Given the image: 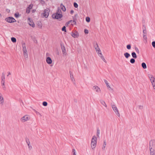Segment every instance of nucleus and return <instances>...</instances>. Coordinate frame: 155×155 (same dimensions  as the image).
Instances as JSON below:
<instances>
[{
	"mask_svg": "<svg viewBox=\"0 0 155 155\" xmlns=\"http://www.w3.org/2000/svg\"><path fill=\"white\" fill-rule=\"evenodd\" d=\"M97 144V138L95 136L93 137L91 140V146L92 149H94L96 147Z\"/></svg>",
	"mask_w": 155,
	"mask_h": 155,
	"instance_id": "f257e3e1",
	"label": "nucleus"
},
{
	"mask_svg": "<svg viewBox=\"0 0 155 155\" xmlns=\"http://www.w3.org/2000/svg\"><path fill=\"white\" fill-rule=\"evenodd\" d=\"M63 16L62 14L55 13L52 15V17L53 19H58L61 18Z\"/></svg>",
	"mask_w": 155,
	"mask_h": 155,
	"instance_id": "f03ea898",
	"label": "nucleus"
},
{
	"mask_svg": "<svg viewBox=\"0 0 155 155\" xmlns=\"http://www.w3.org/2000/svg\"><path fill=\"white\" fill-rule=\"evenodd\" d=\"M5 20L7 22L10 23H13L16 21L15 19L12 17H7L5 18Z\"/></svg>",
	"mask_w": 155,
	"mask_h": 155,
	"instance_id": "7ed1b4c3",
	"label": "nucleus"
},
{
	"mask_svg": "<svg viewBox=\"0 0 155 155\" xmlns=\"http://www.w3.org/2000/svg\"><path fill=\"white\" fill-rule=\"evenodd\" d=\"M149 78L152 84L153 88L155 91V78L152 75H150L149 76Z\"/></svg>",
	"mask_w": 155,
	"mask_h": 155,
	"instance_id": "20e7f679",
	"label": "nucleus"
},
{
	"mask_svg": "<svg viewBox=\"0 0 155 155\" xmlns=\"http://www.w3.org/2000/svg\"><path fill=\"white\" fill-rule=\"evenodd\" d=\"M112 107L115 113L119 117L120 116V114L119 113V110L116 106L114 105H112Z\"/></svg>",
	"mask_w": 155,
	"mask_h": 155,
	"instance_id": "39448f33",
	"label": "nucleus"
},
{
	"mask_svg": "<svg viewBox=\"0 0 155 155\" xmlns=\"http://www.w3.org/2000/svg\"><path fill=\"white\" fill-rule=\"evenodd\" d=\"M149 149L155 150V141L151 140L149 143Z\"/></svg>",
	"mask_w": 155,
	"mask_h": 155,
	"instance_id": "423d86ee",
	"label": "nucleus"
},
{
	"mask_svg": "<svg viewBox=\"0 0 155 155\" xmlns=\"http://www.w3.org/2000/svg\"><path fill=\"white\" fill-rule=\"evenodd\" d=\"M22 47H23V50L24 52V55L25 56H28V54H27V51L26 48V46L25 45V43H24L22 44Z\"/></svg>",
	"mask_w": 155,
	"mask_h": 155,
	"instance_id": "0eeeda50",
	"label": "nucleus"
},
{
	"mask_svg": "<svg viewBox=\"0 0 155 155\" xmlns=\"http://www.w3.org/2000/svg\"><path fill=\"white\" fill-rule=\"evenodd\" d=\"M50 12V9L48 8H47L45 10L44 13H43V16L45 18L48 17Z\"/></svg>",
	"mask_w": 155,
	"mask_h": 155,
	"instance_id": "6e6552de",
	"label": "nucleus"
},
{
	"mask_svg": "<svg viewBox=\"0 0 155 155\" xmlns=\"http://www.w3.org/2000/svg\"><path fill=\"white\" fill-rule=\"evenodd\" d=\"M29 118L27 115H25L21 118V120L22 122H25V121L28 120Z\"/></svg>",
	"mask_w": 155,
	"mask_h": 155,
	"instance_id": "1a4fd4ad",
	"label": "nucleus"
},
{
	"mask_svg": "<svg viewBox=\"0 0 155 155\" xmlns=\"http://www.w3.org/2000/svg\"><path fill=\"white\" fill-rule=\"evenodd\" d=\"M26 141L29 150H31L32 148V146L30 145V142L29 139L28 138H26Z\"/></svg>",
	"mask_w": 155,
	"mask_h": 155,
	"instance_id": "9d476101",
	"label": "nucleus"
},
{
	"mask_svg": "<svg viewBox=\"0 0 155 155\" xmlns=\"http://www.w3.org/2000/svg\"><path fill=\"white\" fill-rule=\"evenodd\" d=\"M95 48L98 54H99L101 52V51L97 43L96 44V46H95Z\"/></svg>",
	"mask_w": 155,
	"mask_h": 155,
	"instance_id": "9b49d317",
	"label": "nucleus"
},
{
	"mask_svg": "<svg viewBox=\"0 0 155 155\" xmlns=\"http://www.w3.org/2000/svg\"><path fill=\"white\" fill-rule=\"evenodd\" d=\"M71 35L74 38H78L79 36V34L78 32L76 31L74 33H72Z\"/></svg>",
	"mask_w": 155,
	"mask_h": 155,
	"instance_id": "f8f14e48",
	"label": "nucleus"
},
{
	"mask_svg": "<svg viewBox=\"0 0 155 155\" xmlns=\"http://www.w3.org/2000/svg\"><path fill=\"white\" fill-rule=\"evenodd\" d=\"M93 90L94 91H96L97 92H99L101 91L100 88L97 86H95L93 87Z\"/></svg>",
	"mask_w": 155,
	"mask_h": 155,
	"instance_id": "ddd939ff",
	"label": "nucleus"
},
{
	"mask_svg": "<svg viewBox=\"0 0 155 155\" xmlns=\"http://www.w3.org/2000/svg\"><path fill=\"white\" fill-rule=\"evenodd\" d=\"M60 7L61 9L64 12H65L66 11V8L65 6L62 3H61L60 4Z\"/></svg>",
	"mask_w": 155,
	"mask_h": 155,
	"instance_id": "4468645a",
	"label": "nucleus"
},
{
	"mask_svg": "<svg viewBox=\"0 0 155 155\" xmlns=\"http://www.w3.org/2000/svg\"><path fill=\"white\" fill-rule=\"evenodd\" d=\"M46 62L48 64H50L52 63V60L50 57H47L46 59Z\"/></svg>",
	"mask_w": 155,
	"mask_h": 155,
	"instance_id": "2eb2a0df",
	"label": "nucleus"
},
{
	"mask_svg": "<svg viewBox=\"0 0 155 155\" xmlns=\"http://www.w3.org/2000/svg\"><path fill=\"white\" fill-rule=\"evenodd\" d=\"M150 155H155V150L149 149Z\"/></svg>",
	"mask_w": 155,
	"mask_h": 155,
	"instance_id": "dca6fc26",
	"label": "nucleus"
},
{
	"mask_svg": "<svg viewBox=\"0 0 155 155\" xmlns=\"http://www.w3.org/2000/svg\"><path fill=\"white\" fill-rule=\"evenodd\" d=\"M73 20H71L68 21V23H72L73 24H74L75 25H76V21H75L76 20H77L76 18H74V17H73Z\"/></svg>",
	"mask_w": 155,
	"mask_h": 155,
	"instance_id": "f3484780",
	"label": "nucleus"
},
{
	"mask_svg": "<svg viewBox=\"0 0 155 155\" xmlns=\"http://www.w3.org/2000/svg\"><path fill=\"white\" fill-rule=\"evenodd\" d=\"M98 55L101 58L103 61L104 62H106V61L104 57L103 56V55L102 54L101 52L99 54H98Z\"/></svg>",
	"mask_w": 155,
	"mask_h": 155,
	"instance_id": "a211bd4d",
	"label": "nucleus"
},
{
	"mask_svg": "<svg viewBox=\"0 0 155 155\" xmlns=\"http://www.w3.org/2000/svg\"><path fill=\"white\" fill-rule=\"evenodd\" d=\"M69 74L70 75V78L71 81H74L75 80L73 77V75L72 74V72L70 71H69Z\"/></svg>",
	"mask_w": 155,
	"mask_h": 155,
	"instance_id": "6ab92c4d",
	"label": "nucleus"
},
{
	"mask_svg": "<svg viewBox=\"0 0 155 155\" xmlns=\"http://www.w3.org/2000/svg\"><path fill=\"white\" fill-rule=\"evenodd\" d=\"M104 81L105 83L106 84V86L109 89V90L111 89V88L109 85V84L108 83L107 81L105 79H104Z\"/></svg>",
	"mask_w": 155,
	"mask_h": 155,
	"instance_id": "aec40b11",
	"label": "nucleus"
},
{
	"mask_svg": "<svg viewBox=\"0 0 155 155\" xmlns=\"http://www.w3.org/2000/svg\"><path fill=\"white\" fill-rule=\"evenodd\" d=\"M4 102V99L3 97H2V94L0 93V103L3 104Z\"/></svg>",
	"mask_w": 155,
	"mask_h": 155,
	"instance_id": "412c9836",
	"label": "nucleus"
},
{
	"mask_svg": "<svg viewBox=\"0 0 155 155\" xmlns=\"http://www.w3.org/2000/svg\"><path fill=\"white\" fill-rule=\"evenodd\" d=\"M61 48L63 54H65L66 52V50L64 46H61Z\"/></svg>",
	"mask_w": 155,
	"mask_h": 155,
	"instance_id": "4be33fe9",
	"label": "nucleus"
},
{
	"mask_svg": "<svg viewBox=\"0 0 155 155\" xmlns=\"http://www.w3.org/2000/svg\"><path fill=\"white\" fill-rule=\"evenodd\" d=\"M143 35H147V31L146 30L145 27L143 25Z\"/></svg>",
	"mask_w": 155,
	"mask_h": 155,
	"instance_id": "5701e85b",
	"label": "nucleus"
},
{
	"mask_svg": "<svg viewBox=\"0 0 155 155\" xmlns=\"http://www.w3.org/2000/svg\"><path fill=\"white\" fill-rule=\"evenodd\" d=\"M100 102L101 104H102L104 106L106 107H107V105L106 104L104 101L103 100H101L100 101Z\"/></svg>",
	"mask_w": 155,
	"mask_h": 155,
	"instance_id": "b1692460",
	"label": "nucleus"
},
{
	"mask_svg": "<svg viewBox=\"0 0 155 155\" xmlns=\"http://www.w3.org/2000/svg\"><path fill=\"white\" fill-rule=\"evenodd\" d=\"M131 55L133 58L136 59L137 58V55L135 52H132L131 53Z\"/></svg>",
	"mask_w": 155,
	"mask_h": 155,
	"instance_id": "393cba45",
	"label": "nucleus"
},
{
	"mask_svg": "<svg viewBox=\"0 0 155 155\" xmlns=\"http://www.w3.org/2000/svg\"><path fill=\"white\" fill-rule=\"evenodd\" d=\"M124 55L125 58H128L130 56V55L128 52H126L124 54Z\"/></svg>",
	"mask_w": 155,
	"mask_h": 155,
	"instance_id": "a878e982",
	"label": "nucleus"
},
{
	"mask_svg": "<svg viewBox=\"0 0 155 155\" xmlns=\"http://www.w3.org/2000/svg\"><path fill=\"white\" fill-rule=\"evenodd\" d=\"M5 74H4L3 73H2V82L3 81H5Z\"/></svg>",
	"mask_w": 155,
	"mask_h": 155,
	"instance_id": "bb28decb",
	"label": "nucleus"
},
{
	"mask_svg": "<svg viewBox=\"0 0 155 155\" xmlns=\"http://www.w3.org/2000/svg\"><path fill=\"white\" fill-rule=\"evenodd\" d=\"M141 66L143 68L145 69L147 68L146 64L144 62H143L141 64Z\"/></svg>",
	"mask_w": 155,
	"mask_h": 155,
	"instance_id": "cd10ccee",
	"label": "nucleus"
},
{
	"mask_svg": "<svg viewBox=\"0 0 155 155\" xmlns=\"http://www.w3.org/2000/svg\"><path fill=\"white\" fill-rule=\"evenodd\" d=\"M29 25L32 27L34 28L35 27V25L33 23V22L31 21H30V23H29Z\"/></svg>",
	"mask_w": 155,
	"mask_h": 155,
	"instance_id": "c85d7f7f",
	"label": "nucleus"
},
{
	"mask_svg": "<svg viewBox=\"0 0 155 155\" xmlns=\"http://www.w3.org/2000/svg\"><path fill=\"white\" fill-rule=\"evenodd\" d=\"M11 41L13 43H15L16 41V38L14 37H12L11 38Z\"/></svg>",
	"mask_w": 155,
	"mask_h": 155,
	"instance_id": "c756f323",
	"label": "nucleus"
},
{
	"mask_svg": "<svg viewBox=\"0 0 155 155\" xmlns=\"http://www.w3.org/2000/svg\"><path fill=\"white\" fill-rule=\"evenodd\" d=\"M62 12L60 8L59 7H58L57 10L56 12V13L61 14Z\"/></svg>",
	"mask_w": 155,
	"mask_h": 155,
	"instance_id": "7c9ffc66",
	"label": "nucleus"
},
{
	"mask_svg": "<svg viewBox=\"0 0 155 155\" xmlns=\"http://www.w3.org/2000/svg\"><path fill=\"white\" fill-rule=\"evenodd\" d=\"M100 133V130L98 128L97 130V134H96V135L97 137H99V135Z\"/></svg>",
	"mask_w": 155,
	"mask_h": 155,
	"instance_id": "2f4dec72",
	"label": "nucleus"
},
{
	"mask_svg": "<svg viewBox=\"0 0 155 155\" xmlns=\"http://www.w3.org/2000/svg\"><path fill=\"white\" fill-rule=\"evenodd\" d=\"M134 58H132L130 60V62L132 64H134L135 62V60Z\"/></svg>",
	"mask_w": 155,
	"mask_h": 155,
	"instance_id": "473e14b6",
	"label": "nucleus"
},
{
	"mask_svg": "<svg viewBox=\"0 0 155 155\" xmlns=\"http://www.w3.org/2000/svg\"><path fill=\"white\" fill-rule=\"evenodd\" d=\"M42 105L44 106H46L48 105V103L46 101H44L42 103Z\"/></svg>",
	"mask_w": 155,
	"mask_h": 155,
	"instance_id": "72a5a7b5",
	"label": "nucleus"
},
{
	"mask_svg": "<svg viewBox=\"0 0 155 155\" xmlns=\"http://www.w3.org/2000/svg\"><path fill=\"white\" fill-rule=\"evenodd\" d=\"M86 20L87 22H89L90 21V18L89 17H86Z\"/></svg>",
	"mask_w": 155,
	"mask_h": 155,
	"instance_id": "f704fd0d",
	"label": "nucleus"
},
{
	"mask_svg": "<svg viewBox=\"0 0 155 155\" xmlns=\"http://www.w3.org/2000/svg\"><path fill=\"white\" fill-rule=\"evenodd\" d=\"M61 30L63 31L66 32V27L64 26L62 28Z\"/></svg>",
	"mask_w": 155,
	"mask_h": 155,
	"instance_id": "c9c22d12",
	"label": "nucleus"
},
{
	"mask_svg": "<svg viewBox=\"0 0 155 155\" xmlns=\"http://www.w3.org/2000/svg\"><path fill=\"white\" fill-rule=\"evenodd\" d=\"M74 7H75V8H77L78 7V5L76 2H74Z\"/></svg>",
	"mask_w": 155,
	"mask_h": 155,
	"instance_id": "e433bc0d",
	"label": "nucleus"
},
{
	"mask_svg": "<svg viewBox=\"0 0 155 155\" xmlns=\"http://www.w3.org/2000/svg\"><path fill=\"white\" fill-rule=\"evenodd\" d=\"M106 145V142L105 140L104 141L103 145V149H104Z\"/></svg>",
	"mask_w": 155,
	"mask_h": 155,
	"instance_id": "4c0bfd02",
	"label": "nucleus"
},
{
	"mask_svg": "<svg viewBox=\"0 0 155 155\" xmlns=\"http://www.w3.org/2000/svg\"><path fill=\"white\" fill-rule=\"evenodd\" d=\"M14 15L16 18H18L19 16V13H16Z\"/></svg>",
	"mask_w": 155,
	"mask_h": 155,
	"instance_id": "58836bf2",
	"label": "nucleus"
},
{
	"mask_svg": "<svg viewBox=\"0 0 155 155\" xmlns=\"http://www.w3.org/2000/svg\"><path fill=\"white\" fill-rule=\"evenodd\" d=\"M131 47V46L130 44H128L127 45V48L128 49L130 50V49Z\"/></svg>",
	"mask_w": 155,
	"mask_h": 155,
	"instance_id": "ea45409f",
	"label": "nucleus"
},
{
	"mask_svg": "<svg viewBox=\"0 0 155 155\" xmlns=\"http://www.w3.org/2000/svg\"><path fill=\"white\" fill-rule=\"evenodd\" d=\"M72 154L73 155H76V151L74 149H73L72 150Z\"/></svg>",
	"mask_w": 155,
	"mask_h": 155,
	"instance_id": "a19ab883",
	"label": "nucleus"
},
{
	"mask_svg": "<svg viewBox=\"0 0 155 155\" xmlns=\"http://www.w3.org/2000/svg\"><path fill=\"white\" fill-rule=\"evenodd\" d=\"M135 50L136 51V52L138 54L139 53V50L138 49L137 47H135Z\"/></svg>",
	"mask_w": 155,
	"mask_h": 155,
	"instance_id": "79ce46f5",
	"label": "nucleus"
},
{
	"mask_svg": "<svg viewBox=\"0 0 155 155\" xmlns=\"http://www.w3.org/2000/svg\"><path fill=\"white\" fill-rule=\"evenodd\" d=\"M152 45L153 48H155V41H153L152 42Z\"/></svg>",
	"mask_w": 155,
	"mask_h": 155,
	"instance_id": "37998d69",
	"label": "nucleus"
},
{
	"mask_svg": "<svg viewBox=\"0 0 155 155\" xmlns=\"http://www.w3.org/2000/svg\"><path fill=\"white\" fill-rule=\"evenodd\" d=\"M84 33L86 34H87L88 33V30H87L86 29H85L84 30Z\"/></svg>",
	"mask_w": 155,
	"mask_h": 155,
	"instance_id": "c03bdc74",
	"label": "nucleus"
},
{
	"mask_svg": "<svg viewBox=\"0 0 155 155\" xmlns=\"http://www.w3.org/2000/svg\"><path fill=\"white\" fill-rule=\"evenodd\" d=\"M143 38L147 41V35H143Z\"/></svg>",
	"mask_w": 155,
	"mask_h": 155,
	"instance_id": "a18cd8bd",
	"label": "nucleus"
},
{
	"mask_svg": "<svg viewBox=\"0 0 155 155\" xmlns=\"http://www.w3.org/2000/svg\"><path fill=\"white\" fill-rule=\"evenodd\" d=\"M32 5H31V4L29 5V6H28V8H29V9H32Z\"/></svg>",
	"mask_w": 155,
	"mask_h": 155,
	"instance_id": "49530a36",
	"label": "nucleus"
},
{
	"mask_svg": "<svg viewBox=\"0 0 155 155\" xmlns=\"http://www.w3.org/2000/svg\"><path fill=\"white\" fill-rule=\"evenodd\" d=\"M139 108L140 109H142L143 108V106H139Z\"/></svg>",
	"mask_w": 155,
	"mask_h": 155,
	"instance_id": "de8ad7c7",
	"label": "nucleus"
},
{
	"mask_svg": "<svg viewBox=\"0 0 155 155\" xmlns=\"http://www.w3.org/2000/svg\"><path fill=\"white\" fill-rule=\"evenodd\" d=\"M30 12L29 10L27 9L26 10V12L27 13H29Z\"/></svg>",
	"mask_w": 155,
	"mask_h": 155,
	"instance_id": "09e8293b",
	"label": "nucleus"
},
{
	"mask_svg": "<svg viewBox=\"0 0 155 155\" xmlns=\"http://www.w3.org/2000/svg\"><path fill=\"white\" fill-rule=\"evenodd\" d=\"M78 16V15L77 14H76L74 16V18H76Z\"/></svg>",
	"mask_w": 155,
	"mask_h": 155,
	"instance_id": "8fccbe9b",
	"label": "nucleus"
},
{
	"mask_svg": "<svg viewBox=\"0 0 155 155\" xmlns=\"http://www.w3.org/2000/svg\"><path fill=\"white\" fill-rule=\"evenodd\" d=\"M5 81H3L2 82V86H4V87H5Z\"/></svg>",
	"mask_w": 155,
	"mask_h": 155,
	"instance_id": "3c124183",
	"label": "nucleus"
},
{
	"mask_svg": "<svg viewBox=\"0 0 155 155\" xmlns=\"http://www.w3.org/2000/svg\"><path fill=\"white\" fill-rule=\"evenodd\" d=\"M74 12V11L73 10H71V12H70V13L71 14H72Z\"/></svg>",
	"mask_w": 155,
	"mask_h": 155,
	"instance_id": "603ef678",
	"label": "nucleus"
},
{
	"mask_svg": "<svg viewBox=\"0 0 155 155\" xmlns=\"http://www.w3.org/2000/svg\"><path fill=\"white\" fill-rule=\"evenodd\" d=\"M68 23V21L66 23V24H65L66 26L68 25V24H69V23Z\"/></svg>",
	"mask_w": 155,
	"mask_h": 155,
	"instance_id": "864d4df0",
	"label": "nucleus"
},
{
	"mask_svg": "<svg viewBox=\"0 0 155 155\" xmlns=\"http://www.w3.org/2000/svg\"><path fill=\"white\" fill-rule=\"evenodd\" d=\"M10 74H11V73H10V72H8V75H7V76H8L9 75H10Z\"/></svg>",
	"mask_w": 155,
	"mask_h": 155,
	"instance_id": "5fc2aeb1",
	"label": "nucleus"
},
{
	"mask_svg": "<svg viewBox=\"0 0 155 155\" xmlns=\"http://www.w3.org/2000/svg\"><path fill=\"white\" fill-rule=\"evenodd\" d=\"M2 16V15L1 13H0V17Z\"/></svg>",
	"mask_w": 155,
	"mask_h": 155,
	"instance_id": "6e6d98bb",
	"label": "nucleus"
},
{
	"mask_svg": "<svg viewBox=\"0 0 155 155\" xmlns=\"http://www.w3.org/2000/svg\"><path fill=\"white\" fill-rule=\"evenodd\" d=\"M37 113L38 114H39L40 115V114L39 112H37Z\"/></svg>",
	"mask_w": 155,
	"mask_h": 155,
	"instance_id": "4d7b16f0",
	"label": "nucleus"
},
{
	"mask_svg": "<svg viewBox=\"0 0 155 155\" xmlns=\"http://www.w3.org/2000/svg\"><path fill=\"white\" fill-rule=\"evenodd\" d=\"M3 88H5V87H4V86H3Z\"/></svg>",
	"mask_w": 155,
	"mask_h": 155,
	"instance_id": "13d9d810",
	"label": "nucleus"
}]
</instances>
